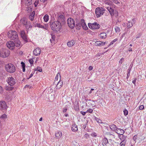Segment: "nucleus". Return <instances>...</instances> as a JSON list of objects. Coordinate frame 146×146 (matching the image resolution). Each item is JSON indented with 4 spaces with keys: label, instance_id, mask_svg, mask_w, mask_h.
Returning a JSON list of instances; mask_svg holds the SVG:
<instances>
[{
    "label": "nucleus",
    "instance_id": "nucleus-1",
    "mask_svg": "<svg viewBox=\"0 0 146 146\" xmlns=\"http://www.w3.org/2000/svg\"><path fill=\"white\" fill-rule=\"evenodd\" d=\"M57 21L52 23V24L51 22H50L49 25L52 30L58 31L61 29L62 25L64 24L65 18L63 14H61L60 13L57 15Z\"/></svg>",
    "mask_w": 146,
    "mask_h": 146
},
{
    "label": "nucleus",
    "instance_id": "nucleus-2",
    "mask_svg": "<svg viewBox=\"0 0 146 146\" xmlns=\"http://www.w3.org/2000/svg\"><path fill=\"white\" fill-rule=\"evenodd\" d=\"M14 42L12 41H8L6 44L7 47L11 50H13L15 46L18 47L21 46V43L19 40H15Z\"/></svg>",
    "mask_w": 146,
    "mask_h": 146
},
{
    "label": "nucleus",
    "instance_id": "nucleus-3",
    "mask_svg": "<svg viewBox=\"0 0 146 146\" xmlns=\"http://www.w3.org/2000/svg\"><path fill=\"white\" fill-rule=\"evenodd\" d=\"M8 37L11 39L15 40H19L18 39V35L17 32L14 31H10L8 33Z\"/></svg>",
    "mask_w": 146,
    "mask_h": 146
},
{
    "label": "nucleus",
    "instance_id": "nucleus-4",
    "mask_svg": "<svg viewBox=\"0 0 146 146\" xmlns=\"http://www.w3.org/2000/svg\"><path fill=\"white\" fill-rule=\"evenodd\" d=\"M5 69L9 72L13 73L15 71V66L11 64H8L5 66Z\"/></svg>",
    "mask_w": 146,
    "mask_h": 146
},
{
    "label": "nucleus",
    "instance_id": "nucleus-5",
    "mask_svg": "<svg viewBox=\"0 0 146 146\" xmlns=\"http://www.w3.org/2000/svg\"><path fill=\"white\" fill-rule=\"evenodd\" d=\"M10 51L6 49H2L0 51V56L3 58L7 57L9 55Z\"/></svg>",
    "mask_w": 146,
    "mask_h": 146
},
{
    "label": "nucleus",
    "instance_id": "nucleus-6",
    "mask_svg": "<svg viewBox=\"0 0 146 146\" xmlns=\"http://www.w3.org/2000/svg\"><path fill=\"white\" fill-rule=\"evenodd\" d=\"M105 9L102 7H98L96 9L95 13L97 17L101 16L104 13Z\"/></svg>",
    "mask_w": 146,
    "mask_h": 146
},
{
    "label": "nucleus",
    "instance_id": "nucleus-7",
    "mask_svg": "<svg viewBox=\"0 0 146 146\" xmlns=\"http://www.w3.org/2000/svg\"><path fill=\"white\" fill-rule=\"evenodd\" d=\"M68 26L71 28H73L75 26V23L74 20L72 18H69L67 20Z\"/></svg>",
    "mask_w": 146,
    "mask_h": 146
},
{
    "label": "nucleus",
    "instance_id": "nucleus-8",
    "mask_svg": "<svg viewBox=\"0 0 146 146\" xmlns=\"http://www.w3.org/2000/svg\"><path fill=\"white\" fill-rule=\"evenodd\" d=\"M7 81L8 84L11 86L14 85L16 82V80L13 77H9L7 78Z\"/></svg>",
    "mask_w": 146,
    "mask_h": 146
},
{
    "label": "nucleus",
    "instance_id": "nucleus-9",
    "mask_svg": "<svg viewBox=\"0 0 146 146\" xmlns=\"http://www.w3.org/2000/svg\"><path fill=\"white\" fill-rule=\"evenodd\" d=\"M110 127L111 130L113 131L115 130L116 133H117V131L119 132V130L120 131H121V133L124 134L125 133V131L123 130L120 129H117V127L115 125H111L110 126Z\"/></svg>",
    "mask_w": 146,
    "mask_h": 146
},
{
    "label": "nucleus",
    "instance_id": "nucleus-10",
    "mask_svg": "<svg viewBox=\"0 0 146 146\" xmlns=\"http://www.w3.org/2000/svg\"><path fill=\"white\" fill-rule=\"evenodd\" d=\"M89 27L92 29H98L100 27V25L97 23H89Z\"/></svg>",
    "mask_w": 146,
    "mask_h": 146
},
{
    "label": "nucleus",
    "instance_id": "nucleus-11",
    "mask_svg": "<svg viewBox=\"0 0 146 146\" xmlns=\"http://www.w3.org/2000/svg\"><path fill=\"white\" fill-rule=\"evenodd\" d=\"M20 35L21 37L26 42L28 41L27 36L24 31H21L20 32Z\"/></svg>",
    "mask_w": 146,
    "mask_h": 146
},
{
    "label": "nucleus",
    "instance_id": "nucleus-12",
    "mask_svg": "<svg viewBox=\"0 0 146 146\" xmlns=\"http://www.w3.org/2000/svg\"><path fill=\"white\" fill-rule=\"evenodd\" d=\"M32 0H21V3L22 5L25 4L27 6H29L31 4Z\"/></svg>",
    "mask_w": 146,
    "mask_h": 146
},
{
    "label": "nucleus",
    "instance_id": "nucleus-13",
    "mask_svg": "<svg viewBox=\"0 0 146 146\" xmlns=\"http://www.w3.org/2000/svg\"><path fill=\"white\" fill-rule=\"evenodd\" d=\"M7 107L6 102L3 101H0V109H5Z\"/></svg>",
    "mask_w": 146,
    "mask_h": 146
},
{
    "label": "nucleus",
    "instance_id": "nucleus-14",
    "mask_svg": "<svg viewBox=\"0 0 146 146\" xmlns=\"http://www.w3.org/2000/svg\"><path fill=\"white\" fill-rule=\"evenodd\" d=\"M26 29V30L27 31H30L31 30L32 27V26L31 25V23L29 21L24 26Z\"/></svg>",
    "mask_w": 146,
    "mask_h": 146
},
{
    "label": "nucleus",
    "instance_id": "nucleus-15",
    "mask_svg": "<svg viewBox=\"0 0 146 146\" xmlns=\"http://www.w3.org/2000/svg\"><path fill=\"white\" fill-rule=\"evenodd\" d=\"M63 84V82L62 81L60 80L58 82L56 86V89H59L62 86Z\"/></svg>",
    "mask_w": 146,
    "mask_h": 146
},
{
    "label": "nucleus",
    "instance_id": "nucleus-16",
    "mask_svg": "<svg viewBox=\"0 0 146 146\" xmlns=\"http://www.w3.org/2000/svg\"><path fill=\"white\" fill-rule=\"evenodd\" d=\"M27 19L25 17H23L21 19L20 21L21 23L25 26L28 22Z\"/></svg>",
    "mask_w": 146,
    "mask_h": 146
},
{
    "label": "nucleus",
    "instance_id": "nucleus-17",
    "mask_svg": "<svg viewBox=\"0 0 146 146\" xmlns=\"http://www.w3.org/2000/svg\"><path fill=\"white\" fill-rule=\"evenodd\" d=\"M40 50L39 48H37L33 51V53L34 55L37 56L40 54Z\"/></svg>",
    "mask_w": 146,
    "mask_h": 146
},
{
    "label": "nucleus",
    "instance_id": "nucleus-18",
    "mask_svg": "<svg viewBox=\"0 0 146 146\" xmlns=\"http://www.w3.org/2000/svg\"><path fill=\"white\" fill-rule=\"evenodd\" d=\"M106 8L111 15H114V10L113 9H112L110 6L107 7Z\"/></svg>",
    "mask_w": 146,
    "mask_h": 146
},
{
    "label": "nucleus",
    "instance_id": "nucleus-19",
    "mask_svg": "<svg viewBox=\"0 0 146 146\" xmlns=\"http://www.w3.org/2000/svg\"><path fill=\"white\" fill-rule=\"evenodd\" d=\"M33 26L35 27H38L41 28H44V27L42 25L38 23L36 21L33 23Z\"/></svg>",
    "mask_w": 146,
    "mask_h": 146
},
{
    "label": "nucleus",
    "instance_id": "nucleus-20",
    "mask_svg": "<svg viewBox=\"0 0 146 146\" xmlns=\"http://www.w3.org/2000/svg\"><path fill=\"white\" fill-rule=\"evenodd\" d=\"M55 135L57 138L59 139L62 136V132L60 131H58L56 133Z\"/></svg>",
    "mask_w": 146,
    "mask_h": 146
},
{
    "label": "nucleus",
    "instance_id": "nucleus-21",
    "mask_svg": "<svg viewBox=\"0 0 146 146\" xmlns=\"http://www.w3.org/2000/svg\"><path fill=\"white\" fill-rule=\"evenodd\" d=\"M99 36L102 39H105L107 37L106 34L105 32H103L101 33L99 35Z\"/></svg>",
    "mask_w": 146,
    "mask_h": 146
},
{
    "label": "nucleus",
    "instance_id": "nucleus-22",
    "mask_svg": "<svg viewBox=\"0 0 146 146\" xmlns=\"http://www.w3.org/2000/svg\"><path fill=\"white\" fill-rule=\"evenodd\" d=\"M35 13L34 11L32 12L29 16V19L31 21H33L35 17Z\"/></svg>",
    "mask_w": 146,
    "mask_h": 146
},
{
    "label": "nucleus",
    "instance_id": "nucleus-23",
    "mask_svg": "<svg viewBox=\"0 0 146 146\" xmlns=\"http://www.w3.org/2000/svg\"><path fill=\"white\" fill-rule=\"evenodd\" d=\"M75 43V41L74 40H72L68 42L67 43V45L69 47L72 46Z\"/></svg>",
    "mask_w": 146,
    "mask_h": 146
},
{
    "label": "nucleus",
    "instance_id": "nucleus-24",
    "mask_svg": "<svg viewBox=\"0 0 146 146\" xmlns=\"http://www.w3.org/2000/svg\"><path fill=\"white\" fill-rule=\"evenodd\" d=\"M60 78L61 76L60 74L59 73H58L56 75V77L55 78L54 84H55V83H56V84L57 83V82H56V81H58V78H59L60 80Z\"/></svg>",
    "mask_w": 146,
    "mask_h": 146
},
{
    "label": "nucleus",
    "instance_id": "nucleus-25",
    "mask_svg": "<svg viewBox=\"0 0 146 146\" xmlns=\"http://www.w3.org/2000/svg\"><path fill=\"white\" fill-rule=\"evenodd\" d=\"M78 129L77 126L76 124L72 125V130L74 132H76L78 131Z\"/></svg>",
    "mask_w": 146,
    "mask_h": 146
},
{
    "label": "nucleus",
    "instance_id": "nucleus-26",
    "mask_svg": "<svg viewBox=\"0 0 146 146\" xmlns=\"http://www.w3.org/2000/svg\"><path fill=\"white\" fill-rule=\"evenodd\" d=\"M105 44V42L101 41H97L96 42V45L99 46H102Z\"/></svg>",
    "mask_w": 146,
    "mask_h": 146
},
{
    "label": "nucleus",
    "instance_id": "nucleus-27",
    "mask_svg": "<svg viewBox=\"0 0 146 146\" xmlns=\"http://www.w3.org/2000/svg\"><path fill=\"white\" fill-rule=\"evenodd\" d=\"M108 143V140L106 138L104 137L103 139L102 144L104 146L106 145Z\"/></svg>",
    "mask_w": 146,
    "mask_h": 146
},
{
    "label": "nucleus",
    "instance_id": "nucleus-28",
    "mask_svg": "<svg viewBox=\"0 0 146 146\" xmlns=\"http://www.w3.org/2000/svg\"><path fill=\"white\" fill-rule=\"evenodd\" d=\"M123 133H121V134L119 135V138L122 141H124L125 139V137L123 135Z\"/></svg>",
    "mask_w": 146,
    "mask_h": 146
},
{
    "label": "nucleus",
    "instance_id": "nucleus-29",
    "mask_svg": "<svg viewBox=\"0 0 146 146\" xmlns=\"http://www.w3.org/2000/svg\"><path fill=\"white\" fill-rule=\"evenodd\" d=\"M35 61V58L33 57L29 59V62L30 63L31 66H33L34 62Z\"/></svg>",
    "mask_w": 146,
    "mask_h": 146
},
{
    "label": "nucleus",
    "instance_id": "nucleus-30",
    "mask_svg": "<svg viewBox=\"0 0 146 146\" xmlns=\"http://www.w3.org/2000/svg\"><path fill=\"white\" fill-rule=\"evenodd\" d=\"M21 66L23 68V72H24L25 71V64L23 62H21Z\"/></svg>",
    "mask_w": 146,
    "mask_h": 146
},
{
    "label": "nucleus",
    "instance_id": "nucleus-31",
    "mask_svg": "<svg viewBox=\"0 0 146 146\" xmlns=\"http://www.w3.org/2000/svg\"><path fill=\"white\" fill-rule=\"evenodd\" d=\"M133 25V23L132 22L129 21L127 23V27L128 28H130Z\"/></svg>",
    "mask_w": 146,
    "mask_h": 146
},
{
    "label": "nucleus",
    "instance_id": "nucleus-32",
    "mask_svg": "<svg viewBox=\"0 0 146 146\" xmlns=\"http://www.w3.org/2000/svg\"><path fill=\"white\" fill-rule=\"evenodd\" d=\"M81 26H82V25L80 22L77 23L76 25V27H77L76 28L78 29H80Z\"/></svg>",
    "mask_w": 146,
    "mask_h": 146
},
{
    "label": "nucleus",
    "instance_id": "nucleus-33",
    "mask_svg": "<svg viewBox=\"0 0 146 146\" xmlns=\"http://www.w3.org/2000/svg\"><path fill=\"white\" fill-rule=\"evenodd\" d=\"M50 35V36L51 37V38H52V39H50V42L51 43H52V40L53 41L55 40V36L54 35H53V34Z\"/></svg>",
    "mask_w": 146,
    "mask_h": 146
},
{
    "label": "nucleus",
    "instance_id": "nucleus-34",
    "mask_svg": "<svg viewBox=\"0 0 146 146\" xmlns=\"http://www.w3.org/2000/svg\"><path fill=\"white\" fill-rule=\"evenodd\" d=\"M115 30L116 33H118L119 32L120 30L118 26H116L115 28Z\"/></svg>",
    "mask_w": 146,
    "mask_h": 146
},
{
    "label": "nucleus",
    "instance_id": "nucleus-35",
    "mask_svg": "<svg viewBox=\"0 0 146 146\" xmlns=\"http://www.w3.org/2000/svg\"><path fill=\"white\" fill-rule=\"evenodd\" d=\"M34 72L35 71H38L39 72H41L42 71V70L41 68L39 67H37L35 69Z\"/></svg>",
    "mask_w": 146,
    "mask_h": 146
},
{
    "label": "nucleus",
    "instance_id": "nucleus-36",
    "mask_svg": "<svg viewBox=\"0 0 146 146\" xmlns=\"http://www.w3.org/2000/svg\"><path fill=\"white\" fill-rule=\"evenodd\" d=\"M34 58H35V64H37L38 61V60L39 58L38 57H33Z\"/></svg>",
    "mask_w": 146,
    "mask_h": 146
},
{
    "label": "nucleus",
    "instance_id": "nucleus-37",
    "mask_svg": "<svg viewBox=\"0 0 146 146\" xmlns=\"http://www.w3.org/2000/svg\"><path fill=\"white\" fill-rule=\"evenodd\" d=\"M107 135L110 138H114V135H113L111 133H108Z\"/></svg>",
    "mask_w": 146,
    "mask_h": 146
},
{
    "label": "nucleus",
    "instance_id": "nucleus-38",
    "mask_svg": "<svg viewBox=\"0 0 146 146\" xmlns=\"http://www.w3.org/2000/svg\"><path fill=\"white\" fill-rule=\"evenodd\" d=\"M95 119L97 122L100 123H102V121L100 119L96 117H95Z\"/></svg>",
    "mask_w": 146,
    "mask_h": 146
},
{
    "label": "nucleus",
    "instance_id": "nucleus-39",
    "mask_svg": "<svg viewBox=\"0 0 146 146\" xmlns=\"http://www.w3.org/2000/svg\"><path fill=\"white\" fill-rule=\"evenodd\" d=\"M80 22V23L81 25H82V26L86 24L84 22V19H81Z\"/></svg>",
    "mask_w": 146,
    "mask_h": 146
},
{
    "label": "nucleus",
    "instance_id": "nucleus-40",
    "mask_svg": "<svg viewBox=\"0 0 146 146\" xmlns=\"http://www.w3.org/2000/svg\"><path fill=\"white\" fill-rule=\"evenodd\" d=\"M82 27L83 29H84V30H86L88 29V28L86 25V24L83 25H82Z\"/></svg>",
    "mask_w": 146,
    "mask_h": 146
},
{
    "label": "nucleus",
    "instance_id": "nucleus-41",
    "mask_svg": "<svg viewBox=\"0 0 146 146\" xmlns=\"http://www.w3.org/2000/svg\"><path fill=\"white\" fill-rule=\"evenodd\" d=\"M117 40V38H115L114 39V40H113V41L111 42L109 45H111L113 44L114 43L116 42Z\"/></svg>",
    "mask_w": 146,
    "mask_h": 146
},
{
    "label": "nucleus",
    "instance_id": "nucleus-42",
    "mask_svg": "<svg viewBox=\"0 0 146 146\" xmlns=\"http://www.w3.org/2000/svg\"><path fill=\"white\" fill-rule=\"evenodd\" d=\"M123 112H124V114L125 116L127 115V114H128V111L126 109H125L123 111Z\"/></svg>",
    "mask_w": 146,
    "mask_h": 146
},
{
    "label": "nucleus",
    "instance_id": "nucleus-43",
    "mask_svg": "<svg viewBox=\"0 0 146 146\" xmlns=\"http://www.w3.org/2000/svg\"><path fill=\"white\" fill-rule=\"evenodd\" d=\"M7 115L5 114H4L1 116V118L2 119H4L7 118Z\"/></svg>",
    "mask_w": 146,
    "mask_h": 146
},
{
    "label": "nucleus",
    "instance_id": "nucleus-44",
    "mask_svg": "<svg viewBox=\"0 0 146 146\" xmlns=\"http://www.w3.org/2000/svg\"><path fill=\"white\" fill-rule=\"evenodd\" d=\"M125 145V142L124 141H122L120 143V146H124Z\"/></svg>",
    "mask_w": 146,
    "mask_h": 146
},
{
    "label": "nucleus",
    "instance_id": "nucleus-45",
    "mask_svg": "<svg viewBox=\"0 0 146 146\" xmlns=\"http://www.w3.org/2000/svg\"><path fill=\"white\" fill-rule=\"evenodd\" d=\"M93 110L91 109H89L86 111V113L89 112L90 113H92L93 111Z\"/></svg>",
    "mask_w": 146,
    "mask_h": 146
},
{
    "label": "nucleus",
    "instance_id": "nucleus-46",
    "mask_svg": "<svg viewBox=\"0 0 146 146\" xmlns=\"http://www.w3.org/2000/svg\"><path fill=\"white\" fill-rule=\"evenodd\" d=\"M144 106L143 105H141L139 107V109L141 110H142L144 109Z\"/></svg>",
    "mask_w": 146,
    "mask_h": 146
},
{
    "label": "nucleus",
    "instance_id": "nucleus-47",
    "mask_svg": "<svg viewBox=\"0 0 146 146\" xmlns=\"http://www.w3.org/2000/svg\"><path fill=\"white\" fill-rule=\"evenodd\" d=\"M128 70H129V72H128V73L127 74V78H128L129 77V76H130V69H129V68L128 69Z\"/></svg>",
    "mask_w": 146,
    "mask_h": 146
},
{
    "label": "nucleus",
    "instance_id": "nucleus-48",
    "mask_svg": "<svg viewBox=\"0 0 146 146\" xmlns=\"http://www.w3.org/2000/svg\"><path fill=\"white\" fill-rule=\"evenodd\" d=\"M124 60V58H121L119 61V63L121 64L122 62H123Z\"/></svg>",
    "mask_w": 146,
    "mask_h": 146
},
{
    "label": "nucleus",
    "instance_id": "nucleus-49",
    "mask_svg": "<svg viewBox=\"0 0 146 146\" xmlns=\"http://www.w3.org/2000/svg\"><path fill=\"white\" fill-rule=\"evenodd\" d=\"M91 135L93 137H96L97 135L94 132L91 134Z\"/></svg>",
    "mask_w": 146,
    "mask_h": 146
},
{
    "label": "nucleus",
    "instance_id": "nucleus-50",
    "mask_svg": "<svg viewBox=\"0 0 146 146\" xmlns=\"http://www.w3.org/2000/svg\"><path fill=\"white\" fill-rule=\"evenodd\" d=\"M80 113L82 114L83 115H85L86 113V112H83L82 111H81Z\"/></svg>",
    "mask_w": 146,
    "mask_h": 146
},
{
    "label": "nucleus",
    "instance_id": "nucleus-51",
    "mask_svg": "<svg viewBox=\"0 0 146 146\" xmlns=\"http://www.w3.org/2000/svg\"><path fill=\"white\" fill-rule=\"evenodd\" d=\"M137 80L136 78H134V80L132 81V83L134 84H135V82H136Z\"/></svg>",
    "mask_w": 146,
    "mask_h": 146
},
{
    "label": "nucleus",
    "instance_id": "nucleus-52",
    "mask_svg": "<svg viewBox=\"0 0 146 146\" xmlns=\"http://www.w3.org/2000/svg\"><path fill=\"white\" fill-rule=\"evenodd\" d=\"M49 20V16L46 14V22L48 21Z\"/></svg>",
    "mask_w": 146,
    "mask_h": 146
},
{
    "label": "nucleus",
    "instance_id": "nucleus-53",
    "mask_svg": "<svg viewBox=\"0 0 146 146\" xmlns=\"http://www.w3.org/2000/svg\"><path fill=\"white\" fill-rule=\"evenodd\" d=\"M34 73H35V72L34 71L33 72H32V73L30 75V76H29V78H28L29 79L30 78H31V77H32V76H33V74H34Z\"/></svg>",
    "mask_w": 146,
    "mask_h": 146
},
{
    "label": "nucleus",
    "instance_id": "nucleus-54",
    "mask_svg": "<svg viewBox=\"0 0 146 146\" xmlns=\"http://www.w3.org/2000/svg\"><path fill=\"white\" fill-rule=\"evenodd\" d=\"M3 92V88L2 87L0 86V93H1Z\"/></svg>",
    "mask_w": 146,
    "mask_h": 146
},
{
    "label": "nucleus",
    "instance_id": "nucleus-55",
    "mask_svg": "<svg viewBox=\"0 0 146 146\" xmlns=\"http://www.w3.org/2000/svg\"><path fill=\"white\" fill-rule=\"evenodd\" d=\"M93 68V67H92L91 66H90L88 68V69L89 70H92Z\"/></svg>",
    "mask_w": 146,
    "mask_h": 146
},
{
    "label": "nucleus",
    "instance_id": "nucleus-56",
    "mask_svg": "<svg viewBox=\"0 0 146 146\" xmlns=\"http://www.w3.org/2000/svg\"><path fill=\"white\" fill-rule=\"evenodd\" d=\"M38 4V1H36L34 3V4H35V6H36H36Z\"/></svg>",
    "mask_w": 146,
    "mask_h": 146
},
{
    "label": "nucleus",
    "instance_id": "nucleus-57",
    "mask_svg": "<svg viewBox=\"0 0 146 146\" xmlns=\"http://www.w3.org/2000/svg\"><path fill=\"white\" fill-rule=\"evenodd\" d=\"M25 88H31V87L29 86V85H26L25 87Z\"/></svg>",
    "mask_w": 146,
    "mask_h": 146
},
{
    "label": "nucleus",
    "instance_id": "nucleus-58",
    "mask_svg": "<svg viewBox=\"0 0 146 146\" xmlns=\"http://www.w3.org/2000/svg\"><path fill=\"white\" fill-rule=\"evenodd\" d=\"M67 110V109L66 108H65L63 110V111L64 113V112H66V111Z\"/></svg>",
    "mask_w": 146,
    "mask_h": 146
},
{
    "label": "nucleus",
    "instance_id": "nucleus-59",
    "mask_svg": "<svg viewBox=\"0 0 146 146\" xmlns=\"http://www.w3.org/2000/svg\"><path fill=\"white\" fill-rule=\"evenodd\" d=\"M115 3H119V2L117 0H114Z\"/></svg>",
    "mask_w": 146,
    "mask_h": 146
},
{
    "label": "nucleus",
    "instance_id": "nucleus-60",
    "mask_svg": "<svg viewBox=\"0 0 146 146\" xmlns=\"http://www.w3.org/2000/svg\"><path fill=\"white\" fill-rule=\"evenodd\" d=\"M121 131H120L119 130V132H117V133L118 134H119V135L120 134V133H121Z\"/></svg>",
    "mask_w": 146,
    "mask_h": 146
},
{
    "label": "nucleus",
    "instance_id": "nucleus-61",
    "mask_svg": "<svg viewBox=\"0 0 146 146\" xmlns=\"http://www.w3.org/2000/svg\"><path fill=\"white\" fill-rule=\"evenodd\" d=\"M140 35L139 34L137 35L136 36V38H139L140 37Z\"/></svg>",
    "mask_w": 146,
    "mask_h": 146
},
{
    "label": "nucleus",
    "instance_id": "nucleus-62",
    "mask_svg": "<svg viewBox=\"0 0 146 146\" xmlns=\"http://www.w3.org/2000/svg\"><path fill=\"white\" fill-rule=\"evenodd\" d=\"M44 20V21H46V15H44L43 17Z\"/></svg>",
    "mask_w": 146,
    "mask_h": 146
},
{
    "label": "nucleus",
    "instance_id": "nucleus-63",
    "mask_svg": "<svg viewBox=\"0 0 146 146\" xmlns=\"http://www.w3.org/2000/svg\"><path fill=\"white\" fill-rule=\"evenodd\" d=\"M64 115L65 117H67L68 116V114L67 113H65V114H64Z\"/></svg>",
    "mask_w": 146,
    "mask_h": 146
},
{
    "label": "nucleus",
    "instance_id": "nucleus-64",
    "mask_svg": "<svg viewBox=\"0 0 146 146\" xmlns=\"http://www.w3.org/2000/svg\"><path fill=\"white\" fill-rule=\"evenodd\" d=\"M129 51H132V48H129Z\"/></svg>",
    "mask_w": 146,
    "mask_h": 146
}]
</instances>
